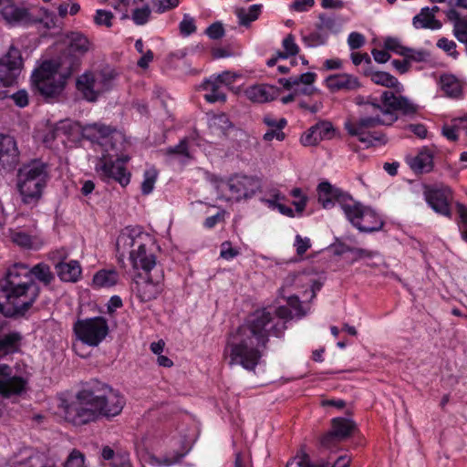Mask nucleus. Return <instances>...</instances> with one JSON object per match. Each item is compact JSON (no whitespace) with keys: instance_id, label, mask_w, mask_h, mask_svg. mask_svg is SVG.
<instances>
[{"instance_id":"1","label":"nucleus","mask_w":467,"mask_h":467,"mask_svg":"<svg viewBox=\"0 0 467 467\" xmlns=\"http://www.w3.org/2000/svg\"><path fill=\"white\" fill-rule=\"evenodd\" d=\"M275 316L276 321L270 311L258 309L230 334L224 350L230 366L240 365L246 370H254L262 357L261 348H265L270 335L279 337L283 333L284 319L291 317V311L286 306H279Z\"/></svg>"},{"instance_id":"2","label":"nucleus","mask_w":467,"mask_h":467,"mask_svg":"<svg viewBox=\"0 0 467 467\" xmlns=\"http://www.w3.org/2000/svg\"><path fill=\"white\" fill-rule=\"evenodd\" d=\"M417 110L418 106L408 98L385 90L379 102H365L364 116L356 121L346 122L345 128L351 136L358 137L359 141L372 145L373 140L379 141L384 138L381 133L372 132V129L380 125H392L398 120V112L404 116H414Z\"/></svg>"},{"instance_id":"3","label":"nucleus","mask_w":467,"mask_h":467,"mask_svg":"<svg viewBox=\"0 0 467 467\" xmlns=\"http://www.w3.org/2000/svg\"><path fill=\"white\" fill-rule=\"evenodd\" d=\"M126 403L119 391L107 384L94 381L78 392L76 400L66 408V418L75 425L96 420L99 416L119 415Z\"/></svg>"},{"instance_id":"4","label":"nucleus","mask_w":467,"mask_h":467,"mask_svg":"<svg viewBox=\"0 0 467 467\" xmlns=\"http://www.w3.org/2000/svg\"><path fill=\"white\" fill-rule=\"evenodd\" d=\"M78 57H67L58 63L45 61L32 74V85L44 99H57L63 91L66 80L78 70Z\"/></svg>"},{"instance_id":"5","label":"nucleus","mask_w":467,"mask_h":467,"mask_svg":"<svg viewBox=\"0 0 467 467\" xmlns=\"http://www.w3.org/2000/svg\"><path fill=\"white\" fill-rule=\"evenodd\" d=\"M147 235L140 230L126 228L118 236L116 248L119 256L130 255L133 268L150 273L158 268L155 255L147 249Z\"/></svg>"},{"instance_id":"6","label":"nucleus","mask_w":467,"mask_h":467,"mask_svg":"<svg viewBox=\"0 0 467 467\" xmlns=\"http://www.w3.org/2000/svg\"><path fill=\"white\" fill-rule=\"evenodd\" d=\"M49 178L47 163L34 160L24 164L18 170L16 182L22 201L26 204H36L41 199Z\"/></svg>"},{"instance_id":"7","label":"nucleus","mask_w":467,"mask_h":467,"mask_svg":"<svg viewBox=\"0 0 467 467\" xmlns=\"http://www.w3.org/2000/svg\"><path fill=\"white\" fill-rule=\"evenodd\" d=\"M25 277L0 281V312H4L5 304H9L18 314H24L39 294V287L31 279L25 282Z\"/></svg>"},{"instance_id":"8","label":"nucleus","mask_w":467,"mask_h":467,"mask_svg":"<svg viewBox=\"0 0 467 467\" xmlns=\"http://www.w3.org/2000/svg\"><path fill=\"white\" fill-rule=\"evenodd\" d=\"M0 14L5 22L10 26H30L43 24L46 28L54 26L52 15L45 8L25 7L15 0H0Z\"/></svg>"},{"instance_id":"9","label":"nucleus","mask_w":467,"mask_h":467,"mask_svg":"<svg viewBox=\"0 0 467 467\" xmlns=\"http://www.w3.org/2000/svg\"><path fill=\"white\" fill-rule=\"evenodd\" d=\"M116 76L115 70L110 67L87 71L77 78L76 88L83 99L95 102L113 88Z\"/></svg>"},{"instance_id":"10","label":"nucleus","mask_w":467,"mask_h":467,"mask_svg":"<svg viewBox=\"0 0 467 467\" xmlns=\"http://www.w3.org/2000/svg\"><path fill=\"white\" fill-rule=\"evenodd\" d=\"M348 204H344V213L353 226L360 232L371 233L379 231L383 226V221L369 207H365L352 198L347 200Z\"/></svg>"},{"instance_id":"11","label":"nucleus","mask_w":467,"mask_h":467,"mask_svg":"<svg viewBox=\"0 0 467 467\" xmlns=\"http://www.w3.org/2000/svg\"><path fill=\"white\" fill-rule=\"evenodd\" d=\"M164 275L162 269H155L154 273L138 274L130 285L131 291L140 302L156 299L163 290Z\"/></svg>"},{"instance_id":"12","label":"nucleus","mask_w":467,"mask_h":467,"mask_svg":"<svg viewBox=\"0 0 467 467\" xmlns=\"http://www.w3.org/2000/svg\"><path fill=\"white\" fill-rule=\"evenodd\" d=\"M82 136L89 140L98 141L106 153L114 150H122L124 138L123 135L101 123L87 124L82 127Z\"/></svg>"},{"instance_id":"13","label":"nucleus","mask_w":467,"mask_h":467,"mask_svg":"<svg viewBox=\"0 0 467 467\" xmlns=\"http://www.w3.org/2000/svg\"><path fill=\"white\" fill-rule=\"evenodd\" d=\"M74 332L83 343L97 347L104 340L109 333L107 320L102 317L78 320L74 324Z\"/></svg>"},{"instance_id":"14","label":"nucleus","mask_w":467,"mask_h":467,"mask_svg":"<svg viewBox=\"0 0 467 467\" xmlns=\"http://www.w3.org/2000/svg\"><path fill=\"white\" fill-rule=\"evenodd\" d=\"M120 151L114 150L103 154L96 169L101 176L112 179L121 186H126L130 182V174L127 172L124 163L128 161L129 157H120Z\"/></svg>"},{"instance_id":"15","label":"nucleus","mask_w":467,"mask_h":467,"mask_svg":"<svg viewBox=\"0 0 467 467\" xmlns=\"http://www.w3.org/2000/svg\"><path fill=\"white\" fill-rule=\"evenodd\" d=\"M24 68V58L21 50L11 45L0 57V86L11 87L17 83Z\"/></svg>"},{"instance_id":"16","label":"nucleus","mask_w":467,"mask_h":467,"mask_svg":"<svg viewBox=\"0 0 467 467\" xmlns=\"http://www.w3.org/2000/svg\"><path fill=\"white\" fill-rule=\"evenodd\" d=\"M228 187L236 201L251 198L260 189V181L253 176L235 174L227 182L215 181V188L219 192Z\"/></svg>"},{"instance_id":"17","label":"nucleus","mask_w":467,"mask_h":467,"mask_svg":"<svg viewBox=\"0 0 467 467\" xmlns=\"http://www.w3.org/2000/svg\"><path fill=\"white\" fill-rule=\"evenodd\" d=\"M424 195L427 202L436 213L451 217L450 202L452 195L450 188H426Z\"/></svg>"},{"instance_id":"18","label":"nucleus","mask_w":467,"mask_h":467,"mask_svg":"<svg viewBox=\"0 0 467 467\" xmlns=\"http://www.w3.org/2000/svg\"><path fill=\"white\" fill-rule=\"evenodd\" d=\"M318 202L323 208L329 209L337 202L344 211V204H348V199L352 197L342 192L340 189L334 187L328 182H323L317 186Z\"/></svg>"},{"instance_id":"19","label":"nucleus","mask_w":467,"mask_h":467,"mask_svg":"<svg viewBox=\"0 0 467 467\" xmlns=\"http://www.w3.org/2000/svg\"><path fill=\"white\" fill-rule=\"evenodd\" d=\"M19 162V150L16 140L0 134V170L11 171Z\"/></svg>"},{"instance_id":"20","label":"nucleus","mask_w":467,"mask_h":467,"mask_svg":"<svg viewBox=\"0 0 467 467\" xmlns=\"http://www.w3.org/2000/svg\"><path fill=\"white\" fill-rule=\"evenodd\" d=\"M25 386L26 380L22 377L13 376L8 365H0V394L3 397L21 393Z\"/></svg>"},{"instance_id":"21","label":"nucleus","mask_w":467,"mask_h":467,"mask_svg":"<svg viewBox=\"0 0 467 467\" xmlns=\"http://www.w3.org/2000/svg\"><path fill=\"white\" fill-rule=\"evenodd\" d=\"M68 39L69 45L59 61L67 57H78L81 62V57L92 48L91 42L79 32H72L68 36Z\"/></svg>"},{"instance_id":"22","label":"nucleus","mask_w":467,"mask_h":467,"mask_svg":"<svg viewBox=\"0 0 467 467\" xmlns=\"http://www.w3.org/2000/svg\"><path fill=\"white\" fill-rule=\"evenodd\" d=\"M331 123L323 121L311 127L301 137V143L304 146H315L325 139H330L333 133Z\"/></svg>"},{"instance_id":"23","label":"nucleus","mask_w":467,"mask_h":467,"mask_svg":"<svg viewBox=\"0 0 467 467\" xmlns=\"http://www.w3.org/2000/svg\"><path fill=\"white\" fill-rule=\"evenodd\" d=\"M327 87L333 92L355 90L360 87L358 78L349 74H335L326 78Z\"/></svg>"},{"instance_id":"24","label":"nucleus","mask_w":467,"mask_h":467,"mask_svg":"<svg viewBox=\"0 0 467 467\" xmlns=\"http://www.w3.org/2000/svg\"><path fill=\"white\" fill-rule=\"evenodd\" d=\"M75 129L76 125L70 121H59L58 123L47 128L45 134L43 135V142L49 145L57 139L69 137Z\"/></svg>"},{"instance_id":"25","label":"nucleus","mask_w":467,"mask_h":467,"mask_svg":"<svg viewBox=\"0 0 467 467\" xmlns=\"http://www.w3.org/2000/svg\"><path fill=\"white\" fill-rule=\"evenodd\" d=\"M365 75L376 85L394 88L396 92H401L403 89L399 80L388 72L374 70L372 67H368L365 71Z\"/></svg>"},{"instance_id":"26","label":"nucleus","mask_w":467,"mask_h":467,"mask_svg":"<svg viewBox=\"0 0 467 467\" xmlns=\"http://www.w3.org/2000/svg\"><path fill=\"white\" fill-rule=\"evenodd\" d=\"M441 90L451 99L462 96V82L452 74H442L439 80Z\"/></svg>"},{"instance_id":"27","label":"nucleus","mask_w":467,"mask_h":467,"mask_svg":"<svg viewBox=\"0 0 467 467\" xmlns=\"http://www.w3.org/2000/svg\"><path fill=\"white\" fill-rule=\"evenodd\" d=\"M279 89L270 85H257L250 88L246 94L255 102L263 103L273 100L278 95Z\"/></svg>"},{"instance_id":"28","label":"nucleus","mask_w":467,"mask_h":467,"mask_svg":"<svg viewBox=\"0 0 467 467\" xmlns=\"http://www.w3.org/2000/svg\"><path fill=\"white\" fill-rule=\"evenodd\" d=\"M202 88L207 92L204 98L208 102H224L226 100V94L223 91V85L213 76L206 79L202 83Z\"/></svg>"},{"instance_id":"29","label":"nucleus","mask_w":467,"mask_h":467,"mask_svg":"<svg viewBox=\"0 0 467 467\" xmlns=\"http://www.w3.org/2000/svg\"><path fill=\"white\" fill-rule=\"evenodd\" d=\"M57 275L64 282H76L81 275V267L78 261L71 260L68 263L56 265Z\"/></svg>"},{"instance_id":"30","label":"nucleus","mask_w":467,"mask_h":467,"mask_svg":"<svg viewBox=\"0 0 467 467\" xmlns=\"http://www.w3.org/2000/svg\"><path fill=\"white\" fill-rule=\"evenodd\" d=\"M119 275L115 269H101L98 271L92 279V286L95 288H109L118 284Z\"/></svg>"},{"instance_id":"31","label":"nucleus","mask_w":467,"mask_h":467,"mask_svg":"<svg viewBox=\"0 0 467 467\" xmlns=\"http://www.w3.org/2000/svg\"><path fill=\"white\" fill-rule=\"evenodd\" d=\"M412 25L416 29H441L442 24L429 11V7L421 8L420 12L412 19Z\"/></svg>"},{"instance_id":"32","label":"nucleus","mask_w":467,"mask_h":467,"mask_svg":"<svg viewBox=\"0 0 467 467\" xmlns=\"http://www.w3.org/2000/svg\"><path fill=\"white\" fill-rule=\"evenodd\" d=\"M445 14L448 21L453 25L454 36L458 41H462L463 38L467 37V16H461L455 8L449 9Z\"/></svg>"},{"instance_id":"33","label":"nucleus","mask_w":467,"mask_h":467,"mask_svg":"<svg viewBox=\"0 0 467 467\" xmlns=\"http://www.w3.org/2000/svg\"><path fill=\"white\" fill-rule=\"evenodd\" d=\"M409 164L415 172L427 173L433 168V156L429 150H422L412 158Z\"/></svg>"},{"instance_id":"34","label":"nucleus","mask_w":467,"mask_h":467,"mask_svg":"<svg viewBox=\"0 0 467 467\" xmlns=\"http://www.w3.org/2000/svg\"><path fill=\"white\" fill-rule=\"evenodd\" d=\"M356 429V423L349 419L334 418L331 420V431H334L342 441L350 437Z\"/></svg>"},{"instance_id":"35","label":"nucleus","mask_w":467,"mask_h":467,"mask_svg":"<svg viewBox=\"0 0 467 467\" xmlns=\"http://www.w3.org/2000/svg\"><path fill=\"white\" fill-rule=\"evenodd\" d=\"M21 340L22 336L18 332H11L0 337V356L17 351Z\"/></svg>"},{"instance_id":"36","label":"nucleus","mask_w":467,"mask_h":467,"mask_svg":"<svg viewBox=\"0 0 467 467\" xmlns=\"http://www.w3.org/2000/svg\"><path fill=\"white\" fill-rule=\"evenodd\" d=\"M261 5H253L247 9H236L235 14L239 18V24L244 26H248L251 22L255 21L258 18L261 13Z\"/></svg>"},{"instance_id":"37","label":"nucleus","mask_w":467,"mask_h":467,"mask_svg":"<svg viewBox=\"0 0 467 467\" xmlns=\"http://www.w3.org/2000/svg\"><path fill=\"white\" fill-rule=\"evenodd\" d=\"M32 275L46 285L51 284L55 278L49 265L45 263H39L30 268V276Z\"/></svg>"},{"instance_id":"38","label":"nucleus","mask_w":467,"mask_h":467,"mask_svg":"<svg viewBox=\"0 0 467 467\" xmlns=\"http://www.w3.org/2000/svg\"><path fill=\"white\" fill-rule=\"evenodd\" d=\"M282 47L284 50L277 52V57H281L283 59L296 56L300 50L298 45L296 43V38L292 34H288L283 39Z\"/></svg>"},{"instance_id":"39","label":"nucleus","mask_w":467,"mask_h":467,"mask_svg":"<svg viewBox=\"0 0 467 467\" xmlns=\"http://www.w3.org/2000/svg\"><path fill=\"white\" fill-rule=\"evenodd\" d=\"M17 277H25V282H31L30 268L25 264H15L7 271L4 280L16 279Z\"/></svg>"},{"instance_id":"40","label":"nucleus","mask_w":467,"mask_h":467,"mask_svg":"<svg viewBox=\"0 0 467 467\" xmlns=\"http://www.w3.org/2000/svg\"><path fill=\"white\" fill-rule=\"evenodd\" d=\"M302 40L306 47H316L326 44L327 40V35L317 29V31L311 32L306 36H303Z\"/></svg>"},{"instance_id":"41","label":"nucleus","mask_w":467,"mask_h":467,"mask_svg":"<svg viewBox=\"0 0 467 467\" xmlns=\"http://www.w3.org/2000/svg\"><path fill=\"white\" fill-rule=\"evenodd\" d=\"M158 177V171L154 168L148 169L144 171V180L141 183V192L143 194H150L154 188Z\"/></svg>"},{"instance_id":"42","label":"nucleus","mask_w":467,"mask_h":467,"mask_svg":"<svg viewBox=\"0 0 467 467\" xmlns=\"http://www.w3.org/2000/svg\"><path fill=\"white\" fill-rule=\"evenodd\" d=\"M151 15V9L148 5L135 8L131 14V19L137 26H143L148 23Z\"/></svg>"},{"instance_id":"43","label":"nucleus","mask_w":467,"mask_h":467,"mask_svg":"<svg viewBox=\"0 0 467 467\" xmlns=\"http://www.w3.org/2000/svg\"><path fill=\"white\" fill-rule=\"evenodd\" d=\"M10 238L13 243L23 248L29 249L33 246V237L25 232L14 231L11 233Z\"/></svg>"},{"instance_id":"44","label":"nucleus","mask_w":467,"mask_h":467,"mask_svg":"<svg viewBox=\"0 0 467 467\" xmlns=\"http://www.w3.org/2000/svg\"><path fill=\"white\" fill-rule=\"evenodd\" d=\"M290 194L296 199L293 202V205L296 207V213L301 214L306 206L308 201L307 196L302 192L300 188H294Z\"/></svg>"},{"instance_id":"45","label":"nucleus","mask_w":467,"mask_h":467,"mask_svg":"<svg viewBox=\"0 0 467 467\" xmlns=\"http://www.w3.org/2000/svg\"><path fill=\"white\" fill-rule=\"evenodd\" d=\"M196 29L194 18L185 14L179 25L180 33L184 36H188L195 33Z\"/></svg>"},{"instance_id":"46","label":"nucleus","mask_w":467,"mask_h":467,"mask_svg":"<svg viewBox=\"0 0 467 467\" xmlns=\"http://www.w3.org/2000/svg\"><path fill=\"white\" fill-rule=\"evenodd\" d=\"M211 126L224 133L232 127V123L226 114L221 113L212 119Z\"/></svg>"},{"instance_id":"47","label":"nucleus","mask_w":467,"mask_h":467,"mask_svg":"<svg viewBox=\"0 0 467 467\" xmlns=\"http://www.w3.org/2000/svg\"><path fill=\"white\" fill-rule=\"evenodd\" d=\"M114 18V15L110 11L99 9L96 11V15L94 16V22L98 26H104L106 27L112 26V20Z\"/></svg>"},{"instance_id":"48","label":"nucleus","mask_w":467,"mask_h":467,"mask_svg":"<svg viewBox=\"0 0 467 467\" xmlns=\"http://www.w3.org/2000/svg\"><path fill=\"white\" fill-rule=\"evenodd\" d=\"M437 47L445 51L449 56L454 59L459 57V52L456 50V43L452 40H449L446 37H441L437 41Z\"/></svg>"},{"instance_id":"49","label":"nucleus","mask_w":467,"mask_h":467,"mask_svg":"<svg viewBox=\"0 0 467 467\" xmlns=\"http://www.w3.org/2000/svg\"><path fill=\"white\" fill-rule=\"evenodd\" d=\"M179 0H153L152 7L159 14L165 13L179 5Z\"/></svg>"},{"instance_id":"50","label":"nucleus","mask_w":467,"mask_h":467,"mask_svg":"<svg viewBox=\"0 0 467 467\" xmlns=\"http://www.w3.org/2000/svg\"><path fill=\"white\" fill-rule=\"evenodd\" d=\"M165 152L168 155H179L190 158L188 151V140L186 138L182 140L179 144L167 148Z\"/></svg>"},{"instance_id":"51","label":"nucleus","mask_w":467,"mask_h":467,"mask_svg":"<svg viewBox=\"0 0 467 467\" xmlns=\"http://www.w3.org/2000/svg\"><path fill=\"white\" fill-rule=\"evenodd\" d=\"M340 441H342V440L337 437V435H336V433L331 430L320 438V444L323 448L326 449H332L336 447Z\"/></svg>"},{"instance_id":"52","label":"nucleus","mask_w":467,"mask_h":467,"mask_svg":"<svg viewBox=\"0 0 467 467\" xmlns=\"http://www.w3.org/2000/svg\"><path fill=\"white\" fill-rule=\"evenodd\" d=\"M84 454L78 450H73L68 455L65 467H84Z\"/></svg>"},{"instance_id":"53","label":"nucleus","mask_w":467,"mask_h":467,"mask_svg":"<svg viewBox=\"0 0 467 467\" xmlns=\"http://www.w3.org/2000/svg\"><path fill=\"white\" fill-rule=\"evenodd\" d=\"M430 54L425 50H413L407 47V55H404L408 60L422 62L428 59Z\"/></svg>"},{"instance_id":"54","label":"nucleus","mask_w":467,"mask_h":467,"mask_svg":"<svg viewBox=\"0 0 467 467\" xmlns=\"http://www.w3.org/2000/svg\"><path fill=\"white\" fill-rule=\"evenodd\" d=\"M337 24L334 18L327 16L325 14L319 15V23L317 28L319 30L336 31Z\"/></svg>"},{"instance_id":"55","label":"nucleus","mask_w":467,"mask_h":467,"mask_svg":"<svg viewBox=\"0 0 467 467\" xmlns=\"http://www.w3.org/2000/svg\"><path fill=\"white\" fill-rule=\"evenodd\" d=\"M206 34L212 39H220L224 36V28L222 23L215 22L207 27Z\"/></svg>"},{"instance_id":"56","label":"nucleus","mask_w":467,"mask_h":467,"mask_svg":"<svg viewBox=\"0 0 467 467\" xmlns=\"http://www.w3.org/2000/svg\"><path fill=\"white\" fill-rule=\"evenodd\" d=\"M239 254V251L234 247H232V244L228 241L223 242L221 244V253L220 255L222 258L230 260L234 258Z\"/></svg>"},{"instance_id":"57","label":"nucleus","mask_w":467,"mask_h":467,"mask_svg":"<svg viewBox=\"0 0 467 467\" xmlns=\"http://www.w3.org/2000/svg\"><path fill=\"white\" fill-rule=\"evenodd\" d=\"M294 245L296 248V254L302 256L311 246L310 239L302 238L301 235L297 234Z\"/></svg>"},{"instance_id":"58","label":"nucleus","mask_w":467,"mask_h":467,"mask_svg":"<svg viewBox=\"0 0 467 467\" xmlns=\"http://www.w3.org/2000/svg\"><path fill=\"white\" fill-rule=\"evenodd\" d=\"M366 42L364 36L358 32H352L348 37V44L351 49L360 48Z\"/></svg>"},{"instance_id":"59","label":"nucleus","mask_w":467,"mask_h":467,"mask_svg":"<svg viewBox=\"0 0 467 467\" xmlns=\"http://www.w3.org/2000/svg\"><path fill=\"white\" fill-rule=\"evenodd\" d=\"M385 47L389 50L396 52L400 56L404 57V55H407V47L400 46V43L394 38H388L385 41Z\"/></svg>"},{"instance_id":"60","label":"nucleus","mask_w":467,"mask_h":467,"mask_svg":"<svg viewBox=\"0 0 467 467\" xmlns=\"http://www.w3.org/2000/svg\"><path fill=\"white\" fill-rule=\"evenodd\" d=\"M286 467H316V465L311 464L308 456L305 454L289 461Z\"/></svg>"},{"instance_id":"61","label":"nucleus","mask_w":467,"mask_h":467,"mask_svg":"<svg viewBox=\"0 0 467 467\" xmlns=\"http://www.w3.org/2000/svg\"><path fill=\"white\" fill-rule=\"evenodd\" d=\"M10 98L14 100L16 106L24 108L28 104V94L25 89L18 90L12 94Z\"/></svg>"},{"instance_id":"62","label":"nucleus","mask_w":467,"mask_h":467,"mask_svg":"<svg viewBox=\"0 0 467 467\" xmlns=\"http://www.w3.org/2000/svg\"><path fill=\"white\" fill-rule=\"evenodd\" d=\"M113 467H132L130 464L129 454L119 453L111 462Z\"/></svg>"},{"instance_id":"63","label":"nucleus","mask_w":467,"mask_h":467,"mask_svg":"<svg viewBox=\"0 0 467 467\" xmlns=\"http://www.w3.org/2000/svg\"><path fill=\"white\" fill-rule=\"evenodd\" d=\"M458 212L462 222V237L467 242V208L463 205H458Z\"/></svg>"},{"instance_id":"64","label":"nucleus","mask_w":467,"mask_h":467,"mask_svg":"<svg viewBox=\"0 0 467 467\" xmlns=\"http://www.w3.org/2000/svg\"><path fill=\"white\" fill-rule=\"evenodd\" d=\"M350 459L347 456H339L333 464L329 462L316 465V467H348Z\"/></svg>"}]
</instances>
